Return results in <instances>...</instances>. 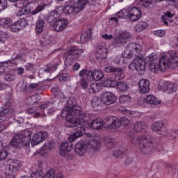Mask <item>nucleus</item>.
Returning a JSON list of instances; mask_svg holds the SVG:
<instances>
[{"mask_svg": "<svg viewBox=\"0 0 178 178\" xmlns=\"http://www.w3.org/2000/svg\"><path fill=\"white\" fill-rule=\"evenodd\" d=\"M106 73H113L112 77H114V80L119 81V80H123L126 77V74L123 72V69L117 68L115 67H112L108 65L104 69Z\"/></svg>", "mask_w": 178, "mask_h": 178, "instance_id": "obj_12", "label": "nucleus"}, {"mask_svg": "<svg viewBox=\"0 0 178 178\" xmlns=\"http://www.w3.org/2000/svg\"><path fill=\"white\" fill-rule=\"evenodd\" d=\"M131 38V33L128 31H124L120 34V35L114 39L113 45L115 48H120L127 44L129 38Z\"/></svg>", "mask_w": 178, "mask_h": 178, "instance_id": "obj_11", "label": "nucleus"}, {"mask_svg": "<svg viewBox=\"0 0 178 178\" xmlns=\"http://www.w3.org/2000/svg\"><path fill=\"white\" fill-rule=\"evenodd\" d=\"M170 136L171 137V138L172 140H177L178 138V131H171L170 133Z\"/></svg>", "mask_w": 178, "mask_h": 178, "instance_id": "obj_61", "label": "nucleus"}, {"mask_svg": "<svg viewBox=\"0 0 178 178\" xmlns=\"http://www.w3.org/2000/svg\"><path fill=\"white\" fill-rule=\"evenodd\" d=\"M0 26L3 29H9L12 26V19L10 18H1Z\"/></svg>", "mask_w": 178, "mask_h": 178, "instance_id": "obj_33", "label": "nucleus"}, {"mask_svg": "<svg viewBox=\"0 0 178 178\" xmlns=\"http://www.w3.org/2000/svg\"><path fill=\"white\" fill-rule=\"evenodd\" d=\"M152 131H155L157 134H162L166 131V121L160 120L152 124Z\"/></svg>", "mask_w": 178, "mask_h": 178, "instance_id": "obj_17", "label": "nucleus"}, {"mask_svg": "<svg viewBox=\"0 0 178 178\" xmlns=\"http://www.w3.org/2000/svg\"><path fill=\"white\" fill-rule=\"evenodd\" d=\"M116 86L121 92H126L129 88V85L124 81L117 82Z\"/></svg>", "mask_w": 178, "mask_h": 178, "instance_id": "obj_34", "label": "nucleus"}, {"mask_svg": "<svg viewBox=\"0 0 178 178\" xmlns=\"http://www.w3.org/2000/svg\"><path fill=\"white\" fill-rule=\"evenodd\" d=\"M90 125L94 130H101L104 127V121L101 119L93 120Z\"/></svg>", "mask_w": 178, "mask_h": 178, "instance_id": "obj_28", "label": "nucleus"}, {"mask_svg": "<svg viewBox=\"0 0 178 178\" xmlns=\"http://www.w3.org/2000/svg\"><path fill=\"white\" fill-rule=\"evenodd\" d=\"M102 145V139L101 136H94L92 140L88 142V148L93 151H99Z\"/></svg>", "mask_w": 178, "mask_h": 178, "instance_id": "obj_19", "label": "nucleus"}, {"mask_svg": "<svg viewBox=\"0 0 178 178\" xmlns=\"http://www.w3.org/2000/svg\"><path fill=\"white\" fill-rule=\"evenodd\" d=\"M113 156L116 158V159H123V158H126L127 156L122 150H117L113 152Z\"/></svg>", "mask_w": 178, "mask_h": 178, "instance_id": "obj_38", "label": "nucleus"}, {"mask_svg": "<svg viewBox=\"0 0 178 178\" xmlns=\"http://www.w3.org/2000/svg\"><path fill=\"white\" fill-rule=\"evenodd\" d=\"M80 84L81 88H83V90H87L88 87V81L87 80V79L82 77L80 80Z\"/></svg>", "mask_w": 178, "mask_h": 178, "instance_id": "obj_46", "label": "nucleus"}, {"mask_svg": "<svg viewBox=\"0 0 178 178\" xmlns=\"http://www.w3.org/2000/svg\"><path fill=\"white\" fill-rule=\"evenodd\" d=\"M139 91L141 94H148L149 92V81L144 78L139 80L138 83Z\"/></svg>", "mask_w": 178, "mask_h": 178, "instance_id": "obj_21", "label": "nucleus"}, {"mask_svg": "<svg viewBox=\"0 0 178 178\" xmlns=\"http://www.w3.org/2000/svg\"><path fill=\"white\" fill-rule=\"evenodd\" d=\"M140 4L141 6H143V8H149L152 3V0H139Z\"/></svg>", "mask_w": 178, "mask_h": 178, "instance_id": "obj_49", "label": "nucleus"}, {"mask_svg": "<svg viewBox=\"0 0 178 178\" xmlns=\"http://www.w3.org/2000/svg\"><path fill=\"white\" fill-rule=\"evenodd\" d=\"M141 49H143L141 44L136 42L129 43L124 49V56L127 59L133 58L134 54H141Z\"/></svg>", "mask_w": 178, "mask_h": 178, "instance_id": "obj_10", "label": "nucleus"}, {"mask_svg": "<svg viewBox=\"0 0 178 178\" xmlns=\"http://www.w3.org/2000/svg\"><path fill=\"white\" fill-rule=\"evenodd\" d=\"M9 169L13 172H17L20 168H22V164H20V161L17 159H8Z\"/></svg>", "mask_w": 178, "mask_h": 178, "instance_id": "obj_23", "label": "nucleus"}, {"mask_svg": "<svg viewBox=\"0 0 178 178\" xmlns=\"http://www.w3.org/2000/svg\"><path fill=\"white\" fill-rule=\"evenodd\" d=\"M61 116H72V118H66L65 127H74L78 124L86 125L90 119L88 113L81 111V107L79 106H73L72 99L67 101V106L62 111Z\"/></svg>", "mask_w": 178, "mask_h": 178, "instance_id": "obj_1", "label": "nucleus"}, {"mask_svg": "<svg viewBox=\"0 0 178 178\" xmlns=\"http://www.w3.org/2000/svg\"><path fill=\"white\" fill-rule=\"evenodd\" d=\"M47 137H48V133L45 131L35 134L32 138L31 145H38V144H41Z\"/></svg>", "mask_w": 178, "mask_h": 178, "instance_id": "obj_16", "label": "nucleus"}, {"mask_svg": "<svg viewBox=\"0 0 178 178\" xmlns=\"http://www.w3.org/2000/svg\"><path fill=\"white\" fill-rule=\"evenodd\" d=\"M83 54H84L83 49H81L79 46H70L65 53V56L66 57L64 63L65 65L71 66L72 63L74 60H77Z\"/></svg>", "mask_w": 178, "mask_h": 178, "instance_id": "obj_5", "label": "nucleus"}, {"mask_svg": "<svg viewBox=\"0 0 178 178\" xmlns=\"http://www.w3.org/2000/svg\"><path fill=\"white\" fill-rule=\"evenodd\" d=\"M90 104L92 108H97V106L101 105V102L99 101V98L95 97L91 100Z\"/></svg>", "mask_w": 178, "mask_h": 178, "instance_id": "obj_47", "label": "nucleus"}, {"mask_svg": "<svg viewBox=\"0 0 178 178\" xmlns=\"http://www.w3.org/2000/svg\"><path fill=\"white\" fill-rule=\"evenodd\" d=\"M169 56L170 58L172 60H175V59H176L177 58H178V52L172 50V51H169Z\"/></svg>", "mask_w": 178, "mask_h": 178, "instance_id": "obj_59", "label": "nucleus"}, {"mask_svg": "<svg viewBox=\"0 0 178 178\" xmlns=\"http://www.w3.org/2000/svg\"><path fill=\"white\" fill-rule=\"evenodd\" d=\"M59 17V14L57 11H53L51 15L49 16V18L47 19V22L49 23H52L55 19H58Z\"/></svg>", "mask_w": 178, "mask_h": 178, "instance_id": "obj_44", "label": "nucleus"}, {"mask_svg": "<svg viewBox=\"0 0 178 178\" xmlns=\"http://www.w3.org/2000/svg\"><path fill=\"white\" fill-rule=\"evenodd\" d=\"M31 143V132L25 131L24 134H17L13 136L10 141V145L16 149H22V148H29Z\"/></svg>", "mask_w": 178, "mask_h": 178, "instance_id": "obj_4", "label": "nucleus"}, {"mask_svg": "<svg viewBox=\"0 0 178 178\" xmlns=\"http://www.w3.org/2000/svg\"><path fill=\"white\" fill-rule=\"evenodd\" d=\"M43 38H46L43 41V45H44V47L51 45V44H52V40H51V38H49V36H48L47 35H45L44 36L43 35Z\"/></svg>", "mask_w": 178, "mask_h": 178, "instance_id": "obj_55", "label": "nucleus"}, {"mask_svg": "<svg viewBox=\"0 0 178 178\" xmlns=\"http://www.w3.org/2000/svg\"><path fill=\"white\" fill-rule=\"evenodd\" d=\"M89 74H91L94 81H99V80L104 79V72L101 70H93L89 72Z\"/></svg>", "mask_w": 178, "mask_h": 178, "instance_id": "obj_24", "label": "nucleus"}, {"mask_svg": "<svg viewBox=\"0 0 178 178\" xmlns=\"http://www.w3.org/2000/svg\"><path fill=\"white\" fill-rule=\"evenodd\" d=\"M47 8V4L44 3H41L39 4L34 10H33L30 13L31 15H38V13H40V12H42L44 9Z\"/></svg>", "mask_w": 178, "mask_h": 178, "instance_id": "obj_36", "label": "nucleus"}, {"mask_svg": "<svg viewBox=\"0 0 178 178\" xmlns=\"http://www.w3.org/2000/svg\"><path fill=\"white\" fill-rule=\"evenodd\" d=\"M172 61L169 58L168 56H162L161 58L159 60V63L156 65L155 62H151L149 65V68L150 72L152 73H158V71L160 72H166L169 67H170V65Z\"/></svg>", "mask_w": 178, "mask_h": 178, "instance_id": "obj_6", "label": "nucleus"}, {"mask_svg": "<svg viewBox=\"0 0 178 178\" xmlns=\"http://www.w3.org/2000/svg\"><path fill=\"white\" fill-rule=\"evenodd\" d=\"M124 62V58L122 56H117L114 59V63H116V65H123V63Z\"/></svg>", "mask_w": 178, "mask_h": 178, "instance_id": "obj_57", "label": "nucleus"}, {"mask_svg": "<svg viewBox=\"0 0 178 178\" xmlns=\"http://www.w3.org/2000/svg\"><path fill=\"white\" fill-rule=\"evenodd\" d=\"M17 24H18L20 29H23V27H27V24H29V20L25 18H21L18 21H17Z\"/></svg>", "mask_w": 178, "mask_h": 178, "instance_id": "obj_43", "label": "nucleus"}, {"mask_svg": "<svg viewBox=\"0 0 178 178\" xmlns=\"http://www.w3.org/2000/svg\"><path fill=\"white\" fill-rule=\"evenodd\" d=\"M87 3H88V0H78L75 4V10H76L78 13H80V12L87 6Z\"/></svg>", "mask_w": 178, "mask_h": 178, "instance_id": "obj_29", "label": "nucleus"}, {"mask_svg": "<svg viewBox=\"0 0 178 178\" xmlns=\"http://www.w3.org/2000/svg\"><path fill=\"white\" fill-rule=\"evenodd\" d=\"M8 8V1L7 0H0V13L5 10Z\"/></svg>", "mask_w": 178, "mask_h": 178, "instance_id": "obj_53", "label": "nucleus"}, {"mask_svg": "<svg viewBox=\"0 0 178 178\" xmlns=\"http://www.w3.org/2000/svg\"><path fill=\"white\" fill-rule=\"evenodd\" d=\"M104 123L109 129H119L122 124H129L130 121L126 118L120 120L116 116H111L106 118V122H104Z\"/></svg>", "mask_w": 178, "mask_h": 178, "instance_id": "obj_9", "label": "nucleus"}, {"mask_svg": "<svg viewBox=\"0 0 178 178\" xmlns=\"http://www.w3.org/2000/svg\"><path fill=\"white\" fill-rule=\"evenodd\" d=\"M63 13L65 15H70V14H74V15H77L79 12L76 10V6H72L70 4L66 5L63 9Z\"/></svg>", "mask_w": 178, "mask_h": 178, "instance_id": "obj_26", "label": "nucleus"}, {"mask_svg": "<svg viewBox=\"0 0 178 178\" xmlns=\"http://www.w3.org/2000/svg\"><path fill=\"white\" fill-rule=\"evenodd\" d=\"M129 140L133 145H138V148L143 155H149L156 149V142L155 138L144 135L136 137L132 135L129 137Z\"/></svg>", "mask_w": 178, "mask_h": 178, "instance_id": "obj_3", "label": "nucleus"}, {"mask_svg": "<svg viewBox=\"0 0 178 178\" xmlns=\"http://www.w3.org/2000/svg\"><path fill=\"white\" fill-rule=\"evenodd\" d=\"M17 3H19V5L17 6L19 8H25V6H27V5L29 4V1L18 0V1H17Z\"/></svg>", "mask_w": 178, "mask_h": 178, "instance_id": "obj_58", "label": "nucleus"}, {"mask_svg": "<svg viewBox=\"0 0 178 178\" xmlns=\"http://www.w3.org/2000/svg\"><path fill=\"white\" fill-rule=\"evenodd\" d=\"M30 11L26 7H21V9L19 10L17 13V16H27Z\"/></svg>", "mask_w": 178, "mask_h": 178, "instance_id": "obj_42", "label": "nucleus"}, {"mask_svg": "<svg viewBox=\"0 0 178 178\" xmlns=\"http://www.w3.org/2000/svg\"><path fill=\"white\" fill-rule=\"evenodd\" d=\"M104 141L106 147H108V148H112L113 147H115V140L106 137L104 138Z\"/></svg>", "mask_w": 178, "mask_h": 178, "instance_id": "obj_40", "label": "nucleus"}, {"mask_svg": "<svg viewBox=\"0 0 178 178\" xmlns=\"http://www.w3.org/2000/svg\"><path fill=\"white\" fill-rule=\"evenodd\" d=\"M147 27H148V24L145 21H140L136 25L135 30L137 33H141Z\"/></svg>", "mask_w": 178, "mask_h": 178, "instance_id": "obj_32", "label": "nucleus"}, {"mask_svg": "<svg viewBox=\"0 0 178 178\" xmlns=\"http://www.w3.org/2000/svg\"><path fill=\"white\" fill-rule=\"evenodd\" d=\"M59 81H70V74L67 73H60L58 76Z\"/></svg>", "mask_w": 178, "mask_h": 178, "instance_id": "obj_41", "label": "nucleus"}, {"mask_svg": "<svg viewBox=\"0 0 178 178\" xmlns=\"http://www.w3.org/2000/svg\"><path fill=\"white\" fill-rule=\"evenodd\" d=\"M87 124H88V119L87 120L86 124L84 125L83 124H79L78 125L74 126V127L76 128L74 129V134L70 136L68 140H66L65 142L63 143L60 146L59 151L60 156L65 158V159H67L68 161H72V159H73V154L70 153V151L73 149L72 143L73 141H74V140H76V138H79V137H81V136H84V134H86V129L83 126H87ZM77 126L79 127H77Z\"/></svg>", "mask_w": 178, "mask_h": 178, "instance_id": "obj_2", "label": "nucleus"}, {"mask_svg": "<svg viewBox=\"0 0 178 178\" xmlns=\"http://www.w3.org/2000/svg\"><path fill=\"white\" fill-rule=\"evenodd\" d=\"M144 101L146 102V104H149V105H159V104L162 102L158 100L155 96L151 95H147L145 98Z\"/></svg>", "mask_w": 178, "mask_h": 178, "instance_id": "obj_25", "label": "nucleus"}, {"mask_svg": "<svg viewBox=\"0 0 178 178\" xmlns=\"http://www.w3.org/2000/svg\"><path fill=\"white\" fill-rule=\"evenodd\" d=\"M44 26H45V21L42 19H39L36 22V26H35V33L36 34H41L42 31H44Z\"/></svg>", "mask_w": 178, "mask_h": 178, "instance_id": "obj_30", "label": "nucleus"}, {"mask_svg": "<svg viewBox=\"0 0 178 178\" xmlns=\"http://www.w3.org/2000/svg\"><path fill=\"white\" fill-rule=\"evenodd\" d=\"M160 87H161V89L163 90H166L168 89V87H169V82L168 81H165L163 82L161 85L159 84Z\"/></svg>", "mask_w": 178, "mask_h": 178, "instance_id": "obj_63", "label": "nucleus"}, {"mask_svg": "<svg viewBox=\"0 0 178 178\" xmlns=\"http://www.w3.org/2000/svg\"><path fill=\"white\" fill-rule=\"evenodd\" d=\"M141 17V10L138 7H129L127 19L130 22H137Z\"/></svg>", "mask_w": 178, "mask_h": 178, "instance_id": "obj_14", "label": "nucleus"}, {"mask_svg": "<svg viewBox=\"0 0 178 178\" xmlns=\"http://www.w3.org/2000/svg\"><path fill=\"white\" fill-rule=\"evenodd\" d=\"M58 66H59V64H58V63L54 62H52L50 64L47 65V67L50 68L51 73L56 72V69H58Z\"/></svg>", "mask_w": 178, "mask_h": 178, "instance_id": "obj_54", "label": "nucleus"}, {"mask_svg": "<svg viewBox=\"0 0 178 178\" xmlns=\"http://www.w3.org/2000/svg\"><path fill=\"white\" fill-rule=\"evenodd\" d=\"M116 80H115L114 76H112V79L109 78L107 79L106 80H104V83H103V86H104V87H115V86H116Z\"/></svg>", "mask_w": 178, "mask_h": 178, "instance_id": "obj_35", "label": "nucleus"}, {"mask_svg": "<svg viewBox=\"0 0 178 178\" xmlns=\"http://www.w3.org/2000/svg\"><path fill=\"white\" fill-rule=\"evenodd\" d=\"M27 102L29 105H34L35 104H37V97L33 95L28 97Z\"/></svg>", "mask_w": 178, "mask_h": 178, "instance_id": "obj_56", "label": "nucleus"}, {"mask_svg": "<svg viewBox=\"0 0 178 178\" xmlns=\"http://www.w3.org/2000/svg\"><path fill=\"white\" fill-rule=\"evenodd\" d=\"M9 29L13 33H17V31L22 30L20 26H19V24H17V22L14 24L12 22V24L10 26Z\"/></svg>", "mask_w": 178, "mask_h": 178, "instance_id": "obj_45", "label": "nucleus"}, {"mask_svg": "<svg viewBox=\"0 0 178 178\" xmlns=\"http://www.w3.org/2000/svg\"><path fill=\"white\" fill-rule=\"evenodd\" d=\"M175 16V15L172 14V13H170V11H167L164 15L162 16L161 19L164 23V24H165V26H168L169 23H172V22H173V17Z\"/></svg>", "mask_w": 178, "mask_h": 178, "instance_id": "obj_27", "label": "nucleus"}, {"mask_svg": "<svg viewBox=\"0 0 178 178\" xmlns=\"http://www.w3.org/2000/svg\"><path fill=\"white\" fill-rule=\"evenodd\" d=\"M31 178H44V176H42V171L39 170L32 172L31 174Z\"/></svg>", "mask_w": 178, "mask_h": 178, "instance_id": "obj_51", "label": "nucleus"}, {"mask_svg": "<svg viewBox=\"0 0 178 178\" xmlns=\"http://www.w3.org/2000/svg\"><path fill=\"white\" fill-rule=\"evenodd\" d=\"M116 96L111 92H106L102 97V102L104 105H112L117 101Z\"/></svg>", "mask_w": 178, "mask_h": 178, "instance_id": "obj_20", "label": "nucleus"}, {"mask_svg": "<svg viewBox=\"0 0 178 178\" xmlns=\"http://www.w3.org/2000/svg\"><path fill=\"white\" fill-rule=\"evenodd\" d=\"M69 25V20L60 18L56 20L53 24V27L55 31H63V30H66L67 26Z\"/></svg>", "mask_w": 178, "mask_h": 178, "instance_id": "obj_18", "label": "nucleus"}, {"mask_svg": "<svg viewBox=\"0 0 178 178\" xmlns=\"http://www.w3.org/2000/svg\"><path fill=\"white\" fill-rule=\"evenodd\" d=\"M147 129L148 125L144 122H138L134 126V131H135L136 133H138L139 131H141L142 133H145L147 132Z\"/></svg>", "mask_w": 178, "mask_h": 178, "instance_id": "obj_22", "label": "nucleus"}, {"mask_svg": "<svg viewBox=\"0 0 178 178\" xmlns=\"http://www.w3.org/2000/svg\"><path fill=\"white\" fill-rule=\"evenodd\" d=\"M95 57L97 60H104L108 58V49L105 44L101 43L96 47Z\"/></svg>", "mask_w": 178, "mask_h": 178, "instance_id": "obj_13", "label": "nucleus"}, {"mask_svg": "<svg viewBox=\"0 0 178 178\" xmlns=\"http://www.w3.org/2000/svg\"><path fill=\"white\" fill-rule=\"evenodd\" d=\"M177 90V85L175 83L169 82L168 91L170 92H175Z\"/></svg>", "mask_w": 178, "mask_h": 178, "instance_id": "obj_48", "label": "nucleus"}, {"mask_svg": "<svg viewBox=\"0 0 178 178\" xmlns=\"http://www.w3.org/2000/svg\"><path fill=\"white\" fill-rule=\"evenodd\" d=\"M4 79L6 81H12L13 80V75L7 74L5 75Z\"/></svg>", "mask_w": 178, "mask_h": 178, "instance_id": "obj_64", "label": "nucleus"}, {"mask_svg": "<svg viewBox=\"0 0 178 178\" xmlns=\"http://www.w3.org/2000/svg\"><path fill=\"white\" fill-rule=\"evenodd\" d=\"M156 59H158V56L156 55L154 53H152L149 56V62H155V60H156Z\"/></svg>", "mask_w": 178, "mask_h": 178, "instance_id": "obj_62", "label": "nucleus"}, {"mask_svg": "<svg viewBox=\"0 0 178 178\" xmlns=\"http://www.w3.org/2000/svg\"><path fill=\"white\" fill-rule=\"evenodd\" d=\"M8 158V151L6 149L0 150V162L5 161Z\"/></svg>", "mask_w": 178, "mask_h": 178, "instance_id": "obj_52", "label": "nucleus"}, {"mask_svg": "<svg viewBox=\"0 0 178 178\" xmlns=\"http://www.w3.org/2000/svg\"><path fill=\"white\" fill-rule=\"evenodd\" d=\"M8 37H9L8 33L0 31V42L3 44V42L8 40Z\"/></svg>", "mask_w": 178, "mask_h": 178, "instance_id": "obj_50", "label": "nucleus"}, {"mask_svg": "<svg viewBox=\"0 0 178 178\" xmlns=\"http://www.w3.org/2000/svg\"><path fill=\"white\" fill-rule=\"evenodd\" d=\"M87 148H88L87 143L81 140L75 145L74 152L76 155H79V156H83V155L87 152Z\"/></svg>", "mask_w": 178, "mask_h": 178, "instance_id": "obj_15", "label": "nucleus"}, {"mask_svg": "<svg viewBox=\"0 0 178 178\" xmlns=\"http://www.w3.org/2000/svg\"><path fill=\"white\" fill-rule=\"evenodd\" d=\"M154 33L155 35H157V37H163V35H165V34H166V31H165L163 30L154 31Z\"/></svg>", "mask_w": 178, "mask_h": 178, "instance_id": "obj_60", "label": "nucleus"}, {"mask_svg": "<svg viewBox=\"0 0 178 178\" xmlns=\"http://www.w3.org/2000/svg\"><path fill=\"white\" fill-rule=\"evenodd\" d=\"M119 102L124 105H130V103L131 102V96L129 95H122L120 96Z\"/></svg>", "mask_w": 178, "mask_h": 178, "instance_id": "obj_31", "label": "nucleus"}, {"mask_svg": "<svg viewBox=\"0 0 178 178\" xmlns=\"http://www.w3.org/2000/svg\"><path fill=\"white\" fill-rule=\"evenodd\" d=\"M13 103V96L12 95V93H8L6 95V101L3 103V105H4V108L2 111L0 112V123H2V122L6 120V117L5 116V115L9 113V112H10L11 113H14L15 108L12 105Z\"/></svg>", "mask_w": 178, "mask_h": 178, "instance_id": "obj_7", "label": "nucleus"}, {"mask_svg": "<svg viewBox=\"0 0 178 178\" xmlns=\"http://www.w3.org/2000/svg\"><path fill=\"white\" fill-rule=\"evenodd\" d=\"M99 91H101V84L97 83L90 84L89 88V92L90 93L92 92L93 94H95V92H99Z\"/></svg>", "mask_w": 178, "mask_h": 178, "instance_id": "obj_37", "label": "nucleus"}, {"mask_svg": "<svg viewBox=\"0 0 178 178\" xmlns=\"http://www.w3.org/2000/svg\"><path fill=\"white\" fill-rule=\"evenodd\" d=\"M128 8L122 9L116 15L118 19H127Z\"/></svg>", "mask_w": 178, "mask_h": 178, "instance_id": "obj_39", "label": "nucleus"}, {"mask_svg": "<svg viewBox=\"0 0 178 178\" xmlns=\"http://www.w3.org/2000/svg\"><path fill=\"white\" fill-rule=\"evenodd\" d=\"M129 69L130 70H136L139 74H144L145 73V60H144V56H138L129 64Z\"/></svg>", "mask_w": 178, "mask_h": 178, "instance_id": "obj_8", "label": "nucleus"}]
</instances>
